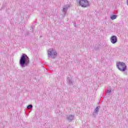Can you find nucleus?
<instances>
[{
  "label": "nucleus",
  "mask_w": 128,
  "mask_h": 128,
  "mask_svg": "<svg viewBox=\"0 0 128 128\" xmlns=\"http://www.w3.org/2000/svg\"><path fill=\"white\" fill-rule=\"evenodd\" d=\"M19 64L22 68H24L30 64V58L28 55L26 54L22 55L19 61Z\"/></svg>",
  "instance_id": "nucleus-1"
},
{
  "label": "nucleus",
  "mask_w": 128,
  "mask_h": 128,
  "mask_svg": "<svg viewBox=\"0 0 128 128\" xmlns=\"http://www.w3.org/2000/svg\"><path fill=\"white\" fill-rule=\"evenodd\" d=\"M116 66L118 70L122 72H126L128 70L126 64L124 62H117L116 63Z\"/></svg>",
  "instance_id": "nucleus-2"
},
{
  "label": "nucleus",
  "mask_w": 128,
  "mask_h": 128,
  "mask_svg": "<svg viewBox=\"0 0 128 128\" xmlns=\"http://www.w3.org/2000/svg\"><path fill=\"white\" fill-rule=\"evenodd\" d=\"M47 53L48 58H50L52 59L56 58L58 56L56 50L54 48H49L47 51Z\"/></svg>",
  "instance_id": "nucleus-3"
},
{
  "label": "nucleus",
  "mask_w": 128,
  "mask_h": 128,
  "mask_svg": "<svg viewBox=\"0 0 128 128\" xmlns=\"http://www.w3.org/2000/svg\"><path fill=\"white\" fill-rule=\"evenodd\" d=\"M76 2L81 8H88L90 6V2L88 0H76Z\"/></svg>",
  "instance_id": "nucleus-4"
},
{
  "label": "nucleus",
  "mask_w": 128,
  "mask_h": 128,
  "mask_svg": "<svg viewBox=\"0 0 128 128\" xmlns=\"http://www.w3.org/2000/svg\"><path fill=\"white\" fill-rule=\"evenodd\" d=\"M110 42L111 44H116L118 42V37L116 36H112L110 38Z\"/></svg>",
  "instance_id": "nucleus-5"
},
{
  "label": "nucleus",
  "mask_w": 128,
  "mask_h": 128,
  "mask_svg": "<svg viewBox=\"0 0 128 128\" xmlns=\"http://www.w3.org/2000/svg\"><path fill=\"white\" fill-rule=\"evenodd\" d=\"M68 8H70V6H65L62 8V13L64 14V16H66V12H68Z\"/></svg>",
  "instance_id": "nucleus-6"
},
{
  "label": "nucleus",
  "mask_w": 128,
  "mask_h": 128,
  "mask_svg": "<svg viewBox=\"0 0 128 128\" xmlns=\"http://www.w3.org/2000/svg\"><path fill=\"white\" fill-rule=\"evenodd\" d=\"M66 118L68 122H72L74 118V116L72 114L68 115Z\"/></svg>",
  "instance_id": "nucleus-7"
},
{
  "label": "nucleus",
  "mask_w": 128,
  "mask_h": 128,
  "mask_svg": "<svg viewBox=\"0 0 128 128\" xmlns=\"http://www.w3.org/2000/svg\"><path fill=\"white\" fill-rule=\"evenodd\" d=\"M99 110H100V107L97 106L94 110L93 116H94L95 114H98Z\"/></svg>",
  "instance_id": "nucleus-8"
},
{
  "label": "nucleus",
  "mask_w": 128,
  "mask_h": 128,
  "mask_svg": "<svg viewBox=\"0 0 128 128\" xmlns=\"http://www.w3.org/2000/svg\"><path fill=\"white\" fill-rule=\"evenodd\" d=\"M116 18H118V15L116 14H112L110 16V18H111L112 20H116Z\"/></svg>",
  "instance_id": "nucleus-9"
},
{
  "label": "nucleus",
  "mask_w": 128,
  "mask_h": 128,
  "mask_svg": "<svg viewBox=\"0 0 128 128\" xmlns=\"http://www.w3.org/2000/svg\"><path fill=\"white\" fill-rule=\"evenodd\" d=\"M27 108L28 110H30V108H32V104H30L27 106Z\"/></svg>",
  "instance_id": "nucleus-10"
},
{
  "label": "nucleus",
  "mask_w": 128,
  "mask_h": 128,
  "mask_svg": "<svg viewBox=\"0 0 128 128\" xmlns=\"http://www.w3.org/2000/svg\"><path fill=\"white\" fill-rule=\"evenodd\" d=\"M68 84H72V80H70V79H68Z\"/></svg>",
  "instance_id": "nucleus-11"
},
{
  "label": "nucleus",
  "mask_w": 128,
  "mask_h": 128,
  "mask_svg": "<svg viewBox=\"0 0 128 128\" xmlns=\"http://www.w3.org/2000/svg\"><path fill=\"white\" fill-rule=\"evenodd\" d=\"M112 92V89H108L107 90V94H110Z\"/></svg>",
  "instance_id": "nucleus-12"
}]
</instances>
